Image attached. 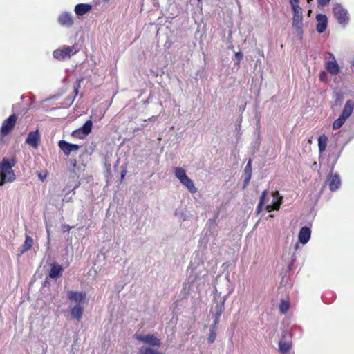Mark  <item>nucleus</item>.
Returning <instances> with one entry per match:
<instances>
[{
	"instance_id": "obj_30",
	"label": "nucleus",
	"mask_w": 354,
	"mask_h": 354,
	"mask_svg": "<svg viewBox=\"0 0 354 354\" xmlns=\"http://www.w3.org/2000/svg\"><path fill=\"white\" fill-rule=\"evenodd\" d=\"M77 167V161L75 159H70L68 162V168L70 172L76 174L75 168Z\"/></svg>"
},
{
	"instance_id": "obj_15",
	"label": "nucleus",
	"mask_w": 354,
	"mask_h": 354,
	"mask_svg": "<svg viewBox=\"0 0 354 354\" xmlns=\"http://www.w3.org/2000/svg\"><path fill=\"white\" fill-rule=\"evenodd\" d=\"M311 236V230L310 227L307 226L302 227L299 232L298 234V240L299 243H301L303 245L306 244Z\"/></svg>"
},
{
	"instance_id": "obj_23",
	"label": "nucleus",
	"mask_w": 354,
	"mask_h": 354,
	"mask_svg": "<svg viewBox=\"0 0 354 354\" xmlns=\"http://www.w3.org/2000/svg\"><path fill=\"white\" fill-rule=\"evenodd\" d=\"M291 344L286 340L281 339L279 342V349L281 354H290Z\"/></svg>"
},
{
	"instance_id": "obj_10",
	"label": "nucleus",
	"mask_w": 354,
	"mask_h": 354,
	"mask_svg": "<svg viewBox=\"0 0 354 354\" xmlns=\"http://www.w3.org/2000/svg\"><path fill=\"white\" fill-rule=\"evenodd\" d=\"M57 145L66 156H69L71 153L77 151L80 147L77 144H73L64 140H59Z\"/></svg>"
},
{
	"instance_id": "obj_35",
	"label": "nucleus",
	"mask_w": 354,
	"mask_h": 354,
	"mask_svg": "<svg viewBox=\"0 0 354 354\" xmlns=\"http://www.w3.org/2000/svg\"><path fill=\"white\" fill-rule=\"evenodd\" d=\"M330 1V0H317V6L319 8H323L326 6L328 3Z\"/></svg>"
},
{
	"instance_id": "obj_29",
	"label": "nucleus",
	"mask_w": 354,
	"mask_h": 354,
	"mask_svg": "<svg viewBox=\"0 0 354 354\" xmlns=\"http://www.w3.org/2000/svg\"><path fill=\"white\" fill-rule=\"evenodd\" d=\"M139 354H163L158 351L157 350L153 349L149 347H141L139 349Z\"/></svg>"
},
{
	"instance_id": "obj_41",
	"label": "nucleus",
	"mask_w": 354,
	"mask_h": 354,
	"mask_svg": "<svg viewBox=\"0 0 354 354\" xmlns=\"http://www.w3.org/2000/svg\"><path fill=\"white\" fill-rule=\"evenodd\" d=\"M329 57L331 59V60H336L335 57L333 53L328 52V53Z\"/></svg>"
},
{
	"instance_id": "obj_13",
	"label": "nucleus",
	"mask_w": 354,
	"mask_h": 354,
	"mask_svg": "<svg viewBox=\"0 0 354 354\" xmlns=\"http://www.w3.org/2000/svg\"><path fill=\"white\" fill-rule=\"evenodd\" d=\"M86 293L85 292L68 290L67 292V298L75 304L82 305L86 299Z\"/></svg>"
},
{
	"instance_id": "obj_47",
	"label": "nucleus",
	"mask_w": 354,
	"mask_h": 354,
	"mask_svg": "<svg viewBox=\"0 0 354 354\" xmlns=\"http://www.w3.org/2000/svg\"><path fill=\"white\" fill-rule=\"evenodd\" d=\"M39 177L41 179H43V176L39 175Z\"/></svg>"
},
{
	"instance_id": "obj_21",
	"label": "nucleus",
	"mask_w": 354,
	"mask_h": 354,
	"mask_svg": "<svg viewBox=\"0 0 354 354\" xmlns=\"http://www.w3.org/2000/svg\"><path fill=\"white\" fill-rule=\"evenodd\" d=\"M33 244V239L29 235H26L25 241L24 244L19 248L20 254H23L29 250Z\"/></svg>"
},
{
	"instance_id": "obj_48",
	"label": "nucleus",
	"mask_w": 354,
	"mask_h": 354,
	"mask_svg": "<svg viewBox=\"0 0 354 354\" xmlns=\"http://www.w3.org/2000/svg\"><path fill=\"white\" fill-rule=\"evenodd\" d=\"M39 177L41 179H43V176L39 175Z\"/></svg>"
},
{
	"instance_id": "obj_22",
	"label": "nucleus",
	"mask_w": 354,
	"mask_h": 354,
	"mask_svg": "<svg viewBox=\"0 0 354 354\" xmlns=\"http://www.w3.org/2000/svg\"><path fill=\"white\" fill-rule=\"evenodd\" d=\"M93 122L92 120H88L78 129L82 133V136L85 138L91 132Z\"/></svg>"
},
{
	"instance_id": "obj_5",
	"label": "nucleus",
	"mask_w": 354,
	"mask_h": 354,
	"mask_svg": "<svg viewBox=\"0 0 354 354\" xmlns=\"http://www.w3.org/2000/svg\"><path fill=\"white\" fill-rule=\"evenodd\" d=\"M333 13L337 22L345 26L349 21L348 12L346 9L338 3L333 4Z\"/></svg>"
},
{
	"instance_id": "obj_45",
	"label": "nucleus",
	"mask_w": 354,
	"mask_h": 354,
	"mask_svg": "<svg viewBox=\"0 0 354 354\" xmlns=\"http://www.w3.org/2000/svg\"><path fill=\"white\" fill-rule=\"evenodd\" d=\"M77 187V186H75V187L73 188V194L75 193V189H76V187Z\"/></svg>"
},
{
	"instance_id": "obj_37",
	"label": "nucleus",
	"mask_w": 354,
	"mask_h": 354,
	"mask_svg": "<svg viewBox=\"0 0 354 354\" xmlns=\"http://www.w3.org/2000/svg\"><path fill=\"white\" fill-rule=\"evenodd\" d=\"M243 55L241 51L235 53V57L237 59L236 64L239 65L240 61L243 59Z\"/></svg>"
},
{
	"instance_id": "obj_6",
	"label": "nucleus",
	"mask_w": 354,
	"mask_h": 354,
	"mask_svg": "<svg viewBox=\"0 0 354 354\" xmlns=\"http://www.w3.org/2000/svg\"><path fill=\"white\" fill-rule=\"evenodd\" d=\"M17 118L15 114L10 115L6 119L0 128V136L3 137L9 134L14 129Z\"/></svg>"
},
{
	"instance_id": "obj_34",
	"label": "nucleus",
	"mask_w": 354,
	"mask_h": 354,
	"mask_svg": "<svg viewBox=\"0 0 354 354\" xmlns=\"http://www.w3.org/2000/svg\"><path fill=\"white\" fill-rule=\"evenodd\" d=\"M216 333L214 331H210L209 335L208 337V342L209 344H212L216 339Z\"/></svg>"
},
{
	"instance_id": "obj_14",
	"label": "nucleus",
	"mask_w": 354,
	"mask_h": 354,
	"mask_svg": "<svg viewBox=\"0 0 354 354\" xmlns=\"http://www.w3.org/2000/svg\"><path fill=\"white\" fill-rule=\"evenodd\" d=\"M317 24L316 25V30L319 33L324 32L328 26V18L324 14H317L316 15Z\"/></svg>"
},
{
	"instance_id": "obj_43",
	"label": "nucleus",
	"mask_w": 354,
	"mask_h": 354,
	"mask_svg": "<svg viewBox=\"0 0 354 354\" xmlns=\"http://www.w3.org/2000/svg\"><path fill=\"white\" fill-rule=\"evenodd\" d=\"M245 110V106L240 107V111L243 112Z\"/></svg>"
},
{
	"instance_id": "obj_24",
	"label": "nucleus",
	"mask_w": 354,
	"mask_h": 354,
	"mask_svg": "<svg viewBox=\"0 0 354 354\" xmlns=\"http://www.w3.org/2000/svg\"><path fill=\"white\" fill-rule=\"evenodd\" d=\"M328 142V137L323 134L318 138V147L320 153L324 152L326 150Z\"/></svg>"
},
{
	"instance_id": "obj_39",
	"label": "nucleus",
	"mask_w": 354,
	"mask_h": 354,
	"mask_svg": "<svg viewBox=\"0 0 354 354\" xmlns=\"http://www.w3.org/2000/svg\"><path fill=\"white\" fill-rule=\"evenodd\" d=\"M250 179H251V176L246 175V177L244 179V186H243L244 187H245L248 185Z\"/></svg>"
},
{
	"instance_id": "obj_12",
	"label": "nucleus",
	"mask_w": 354,
	"mask_h": 354,
	"mask_svg": "<svg viewBox=\"0 0 354 354\" xmlns=\"http://www.w3.org/2000/svg\"><path fill=\"white\" fill-rule=\"evenodd\" d=\"M57 22L62 26L71 28L74 24L73 16L70 12H63L58 16Z\"/></svg>"
},
{
	"instance_id": "obj_4",
	"label": "nucleus",
	"mask_w": 354,
	"mask_h": 354,
	"mask_svg": "<svg viewBox=\"0 0 354 354\" xmlns=\"http://www.w3.org/2000/svg\"><path fill=\"white\" fill-rule=\"evenodd\" d=\"M292 11V27L296 31V35L299 39H302L303 35V15L301 9H294Z\"/></svg>"
},
{
	"instance_id": "obj_32",
	"label": "nucleus",
	"mask_w": 354,
	"mask_h": 354,
	"mask_svg": "<svg viewBox=\"0 0 354 354\" xmlns=\"http://www.w3.org/2000/svg\"><path fill=\"white\" fill-rule=\"evenodd\" d=\"M289 2L291 6L292 10L296 8L301 9V8L299 5V0H289Z\"/></svg>"
},
{
	"instance_id": "obj_17",
	"label": "nucleus",
	"mask_w": 354,
	"mask_h": 354,
	"mask_svg": "<svg viewBox=\"0 0 354 354\" xmlns=\"http://www.w3.org/2000/svg\"><path fill=\"white\" fill-rule=\"evenodd\" d=\"M325 68L331 75H337L341 68L336 60H328L325 62Z\"/></svg>"
},
{
	"instance_id": "obj_40",
	"label": "nucleus",
	"mask_w": 354,
	"mask_h": 354,
	"mask_svg": "<svg viewBox=\"0 0 354 354\" xmlns=\"http://www.w3.org/2000/svg\"><path fill=\"white\" fill-rule=\"evenodd\" d=\"M80 86L78 85L77 87L75 88L74 89V92H75V95L74 96L72 97L71 100V103H73V102L74 101V99L75 98V97L77 96V93H78V87Z\"/></svg>"
},
{
	"instance_id": "obj_1",
	"label": "nucleus",
	"mask_w": 354,
	"mask_h": 354,
	"mask_svg": "<svg viewBox=\"0 0 354 354\" xmlns=\"http://www.w3.org/2000/svg\"><path fill=\"white\" fill-rule=\"evenodd\" d=\"M16 160L13 158H4L0 162V186L6 183H11L15 181L16 176L12 167L15 165Z\"/></svg>"
},
{
	"instance_id": "obj_8",
	"label": "nucleus",
	"mask_w": 354,
	"mask_h": 354,
	"mask_svg": "<svg viewBox=\"0 0 354 354\" xmlns=\"http://www.w3.org/2000/svg\"><path fill=\"white\" fill-rule=\"evenodd\" d=\"M134 338L140 342L147 344L151 346H155L158 348L161 345V341L153 334H149L147 335L136 334L134 335Z\"/></svg>"
},
{
	"instance_id": "obj_51",
	"label": "nucleus",
	"mask_w": 354,
	"mask_h": 354,
	"mask_svg": "<svg viewBox=\"0 0 354 354\" xmlns=\"http://www.w3.org/2000/svg\"><path fill=\"white\" fill-rule=\"evenodd\" d=\"M197 1L200 2V1H201L202 0H197Z\"/></svg>"
},
{
	"instance_id": "obj_16",
	"label": "nucleus",
	"mask_w": 354,
	"mask_h": 354,
	"mask_svg": "<svg viewBox=\"0 0 354 354\" xmlns=\"http://www.w3.org/2000/svg\"><path fill=\"white\" fill-rule=\"evenodd\" d=\"M40 140V133L38 130L30 131L26 138V143L33 147H37Z\"/></svg>"
},
{
	"instance_id": "obj_19",
	"label": "nucleus",
	"mask_w": 354,
	"mask_h": 354,
	"mask_svg": "<svg viewBox=\"0 0 354 354\" xmlns=\"http://www.w3.org/2000/svg\"><path fill=\"white\" fill-rule=\"evenodd\" d=\"M84 308L80 304H75L73 307L70 308V314L71 317L77 321H80L82 317Z\"/></svg>"
},
{
	"instance_id": "obj_44",
	"label": "nucleus",
	"mask_w": 354,
	"mask_h": 354,
	"mask_svg": "<svg viewBox=\"0 0 354 354\" xmlns=\"http://www.w3.org/2000/svg\"><path fill=\"white\" fill-rule=\"evenodd\" d=\"M125 173H126V171H123L122 172V174H121V177H122V178H124V176H125Z\"/></svg>"
},
{
	"instance_id": "obj_2",
	"label": "nucleus",
	"mask_w": 354,
	"mask_h": 354,
	"mask_svg": "<svg viewBox=\"0 0 354 354\" xmlns=\"http://www.w3.org/2000/svg\"><path fill=\"white\" fill-rule=\"evenodd\" d=\"M174 174L176 178L190 193L195 194L197 192L193 180L187 176L186 171L183 168L180 167H175L174 169Z\"/></svg>"
},
{
	"instance_id": "obj_28",
	"label": "nucleus",
	"mask_w": 354,
	"mask_h": 354,
	"mask_svg": "<svg viewBox=\"0 0 354 354\" xmlns=\"http://www.w3.org/2000/svg\"><path fill=\"white\" fill-rule=\"evenodd\" d=\"M290 308V304L285 299H281L279 306V312L281 314L286 313Z\"/></svg>"
},
{
	"instance_id": "obj_36",
	"label": "nucleus",
	"mask_w": 354,
	"mask_h": 354,
	"mask_svg": "<svg viewBox=\"0 0 354 354\" xmlns=\"http://www.w3.org/2000/svg\"><path fill=\"white\" fill-rule=\"evenodd\" d=\"M219 323V319L214 318V323L210 326V331L216 332V328Z\"/></svg>"
},
{
	"instance_id": "obj_11",
	"label": "nucleus",
	"mask_w": 354,
	"mask_h": 354,
	"mask_svg": "<svg viewBox=\"0 0 354 354\" xmlns=\"http://www.w3.org/2000/svg\"><path fill=\"white\" fill-rule=\"evenodd\" d=\"M226 297L227 296H224L222 298H221L218 301H216V296H214V301L215 302V306L212 308L213 318L220 319V317L224 310V306Z\"/></svg>"
},
{
	"instance_id": "obj_38",
	"label": "nucleus",
	"mask_w": 354,
	"mask_h": 354,
	"mask_svg": "<svg viewBox=\"0 0 354 354\" xmlns=\"http://www.w3.org/2000/svg\"><path fill=\"white\" fill-rule=\"evenodd\" d=\"M319 79L322 81H326L327 80V73L326 71H322L319 73Z\"/></svg>"
},
{
	"instance_id": "obj_20",
	"label": "nucleus",
	"mask_w": 354,
	"mask_h": 354,
	"mask_svg": "<svg viewBox=\"0 0 354 354\" xmlns=\"http://www.w3.org/2000/svg\"><path fill=\"white\" fill-rule=\"evenodd\" d=\"M354 109V101L348 100L346 102L343 110L341 113V115L348 119L352 114Z\"/></svg>"
},
{
	"instance_id": "obj_27",
	"label": "nucleus",
	"mask_w": 354,
	"mask_h": 354,
	"mask_svg": "<svg viewBox=\"0 0 354 354\" xmlns=\"http://www.w3.org/2000/svg\"><path fill=\"white\" fill-rule=\"evenodd\" d=\"M346 120V118L339 115V118L333 122V129L337 130L340 129L344 125Z\"/></svg>"
},
{
	"instance_id": "obj_3",
	"label": "nucleus",
	"mask_w": 354,
	"mask_h": 354,
	"mask_svg": "<svg viewBox=\"0 0 354 354\" xmlns=\"http://www.w3.org/2000/svg\"><path fill=\"white\" fill-rule=\"evenodd\" d=\"M78 49L75 45L71 46L64 45L59 48L56 49L53 53V56L57 60H64L69 59L71 56L77 53Z\"/></svg>"
},
{
	"instance_id": "obj_50",
	"label": "nucleus",
	"mask_w": 354,
	"mask_h": 354,
	"mask_svg": "<svg viewBox=\"0 0 354 354\" xmlns=\"http://www.w3.org/2000/svg\"><path fill=\"white\" fill-rule=\"evenodd\" d=\"M269 217L270 218L273 217V215L270 214V215H269Z\"/></svg>"
},
{
	"instance_id": "obj_9",
	"label": "nucleus",
	"mask_w": 354,
	"mask_h": 354,
	"mask_svg": "<svg viewBox=\"0 0 354 354\" xmlns=\"http://www.w3.org/2000/svg\"><path fill=\"white\" fill-rule=\"evenodd\" d=\"M272 198L270 204H268L265 207L266 210L268 212L279 210L283 202V197L280 196L278 192H272Z\"/></svg>"
},
{
	"instance_id": "obj_26",
	"label": "nucleus",
	"mask_w": 354,
	"mask_h": 354,
	"mask_svg": "<svg viewBox=\"0 0 354 354\" xmlns=\"http://www.w3.org/2000/svg\"><path fill=\"white\" fill-rule=\"evenodd\" d=\"M63 272V267H51L49 277L52 279H57Z\"/></svg>"
},
{
	"instance_id": "obj_46",
	"label": "nucleus",
	"mask_w": 354,
	"mask_h": 354,
	"mask_svg": "<svg viewBox=\"0 0 354 354\" xmlns=\"http://www.w3.org/2000/svg\"><path fill=\"white\" fill-rule=\"evenodd\" d=\"M50 266H58V265H57V264H56V263H53V264H51Z\"/></svg>"
},
{
	"instance_id": "obj_42",
	"label": "nucleus",
	"mask_w": 354,
	"mask_h": 354,
	"mask_svg": "<svg viewBox=\"0 0 354 354\" xmlns=\"http://www.w3.org/2000/svg\"><path fill=\"white\" fill-rule=\"evenodd\" d=\"M351 68H352L353 71H354V59L351 61Z\"/></svg>"
},
{
	"instance_id": "obj_31",
	"label": "nucleus",
	"mask_w": 354,
	"mask_h": 354,
	"mask_svg": "<svg viewBox=\"0 0 354 354\" xmlns=\"http://www.w3.org/2000/svg\"><path fill=\"white\" fill-rule=\"evenodd\" d=\"M244 172L248 176H252V162H251V160H250L248 161V162L247 163V165H246V166L245 167V169H244Z\"/></svg>"
},
{
	"instance_id": "obj_7",
	"label": "nucleus",
	"mask_w": 354,
	"mask_h": 354,
	"mask_svg": "<svg viewBox=\"0 0 354 354\" xmlns=\"http://www.w3.org/2000/svg\"><path fill=\"white\" fill-rule=\"evenodd\" d=\"M326 184L331 192H336L340 187L342 181L338 174H333L332 171L328 174Z\"/></svg>"
},
{
	"instance_id": "obj_18",
	"label": "nucleus",
	"mask_w": 354,
	"mask_h": 354,
	"mask_svg": "<svg viewBox=\"0 0 354 354\" xmlns=\"http://www.w3.org/2000/svg\"><path fill=\"white\" fill-rule=\"evenodd\" d=\"M92 10V6L89 3H78L75 6L74 12L77 16H83Z\"/></svg>"
},
{
	"instance_id": "obj_33",
	"label": "nucleus",
	"mask_w": 354,
	"mask_h": 354,
	"mask_svg": "<svg viewBox=\"0 0 354 354\" xmlns=\"http://www.w3.org/2000/svg\"><path fill=\"white\" fill-rule=\"evenodd\" d=\"M72 136L76 138L83 139L84 137L82 136V133L79 131V129H76L73 131L71 133Z\"/></svg>"
},
{
	"instance_id": "obj_49",
	"label": "nucleus",
	"mask_w": 354,
	"mask_h": 354,
	"mask_svg": "<svg viewBox=\"0 0 354 354\" xmlns=\"http://www.w3.org/2000/svg\"><path fill=\"white\" fill-rule=\"evenodd\" d=\"M104 2H109L110 0H103Z\"/></svg>"
},
{
	"instance_id": "obj_25",
	"label": "nucleus",
	"mask_w": 354,
	"mask_h": 354,
	"mask_svg": "<svg viewBox=\"0 0 354 354\" xmlns=\"http://www.w3.org/2000/svg\"><path fill=\"white\" fill-rule=\"evenodd\" d=\"M267 196H268V191L264 190L261 194V196L259 198V204L257 207V214H259L261 211H262V209L264 207L265 203H266V198Z\"/></svg>"
}]
</instances>
